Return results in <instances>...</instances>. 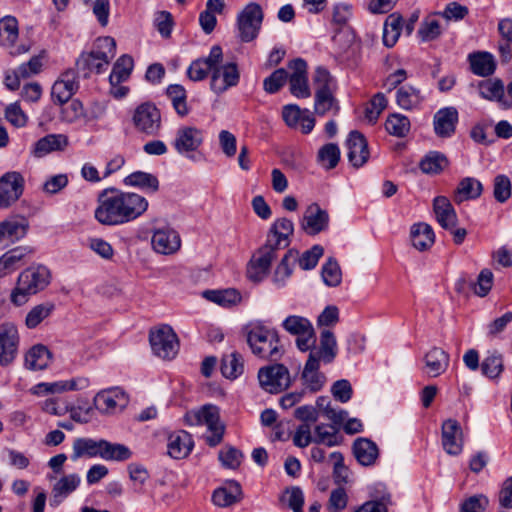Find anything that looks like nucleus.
I'll return each mask as SVG.
<instances>
[{
	"label": "nucleus",
	"instance_id": "nucleus-1",
	"mask_svg": "<svg viewBox=\"0 0 512 512\" xmlns=\"http://www.w3.org/2000/svg\"><path fill=\"white\" fill-rule=\"evenodd\" d=\"M95 219L107 226H117L131 222L143 215L148 208L145 197L122 192L114 188L103 190L98 196Z\"/></svg>",
	"mask_w": 512,
	"mask_h": 512
},
{
	"label": "nucleus",
	"instance_id": "nucleus-2",
	"mask_svg": "<svg viewBox=\"0 0 512 512\" xmlns=\"http://www.w3.org/2000/svg\"><path fill=\"white\" fill-rule=\"evenodd\" d=\"M246 340L252 353L262 359L278 361L284 350L275 330L263 325H249L245 328Z\"/></svg>",
	"mask_w": 512,
	"mask_h": 512
},
{
	"label": "nucleus",
	"instance_id": "nucleus-3",
	"mask_svg": "<svg viewBox=\"0 0 512 512\" xmlns=\"http://www.w3.org/2000/svg\"><path fill=\"white\" fill-rule=\"evenodd\" d=\"M50 282V271L43 265L31 266L23 270L11 292V302L21 306L28 301L29 296L43 290Z\"/></svg>",
	"mask_w": 512,
	"mask_h": 512
},
{
	"label": "nucleus",
	"instance_id": "nucleus-4",
	"mask_svg": "<svg viewBox=\"0 0 512 512\" xmlns=\"http://www.w3.org/2000/svg\"><path fill=\"white\" fill-rule=\"evenodd\" d=\"M97 50L82 53L76 61L78 73L87 78L92 72L102 73L106 70L110 60L115 56L116 42L112 37L98 38Z\"/></svg>",
	"mask_w": 512,
	"mask_h": 512
},
{
	"label": "nucleus",
	"instance_id": "nucleus-5",
	"mask_svg": "<svg viewBox=\"0 0 512 512\" xmlns=\"http://www.w3.org/2000/svg\"><path fill=\"white\" fill-rule=\"evenodd\" d=\"M313 82L315 85V113L324 116L329 111H333L334 114H337L340 108L334 97L335 84L329 71L318 67L315 70Z\"/></svg>",
	"mask_w": 512,
	"mask_h": 512
},
{
	"label": "nucleus",
	"instance_id": "nucleus-6",
	"mask_svg": "<svg viewBox=\"0 0 512 512\" xmlns=\"http://www.w3.org/2000/svg\"><path fill=\"white\" fill-rule=\"evenodd\" d=\"M187 418L192 425L205 424L208 427L211 435L206 437V442L210 446L214 447L222 441L225 426L220 421L218 407L214 405H204L199 410L189 413Z\"/></svg>",
	"mask_w": 512,
	"mask_h": 512
},
{
	"label": "nucleus",
	"instance_id": "nucleus-7",
	"mask_svg": "<svg viewBox=\"0 0 512 512\" xmlns=\"http://www.w3.org/2000/svg\"><path fill=\"white\" fill-rule=\"evenodd\" d=\"M149 341L152 351L162 359L174 358L179 350V342L172 327L163 324L150 330Z\"/></svg>",
	"mask_w": 512,
	"mask_h": 512
},
{
	"label": "nucleus",
	"instance_id": "nucleus-8",
	"mask_svg": "<svg viewBox=\"0 0 512 512\" xmlns=\"http://www.w3.org/2000/svg\"><path fill=\"white\" fill-rule=\"evenodd\" d=\"M132 123L137 132L147 136H156L162 126L160 110L153 103H142L135 108Z\"/></svg>",
	"mask_w": 512,
	"mask_h": 512
},
{
	"label": "nucleus",
	"instance_id": "nucleus-9",
	"mask_svg": "<svg viewBox=\"0 0 512 512\" xmlns=\"http://www.w3.org/2000/svg\"><path fill=\"white\" fill-rule=\"evenodd\" d=\"M263 11L258 3L251 2L238 14L237 28L239 37L243 42L254 40L261 28Z\"/></svg>",
	"mask_w": 512,
	"mask_h": 512
},
{
	"label": "nucleus",
	"instance_id": "nucleus-10",
	"mask_svg": "<svg viewBox=\"0 0 512 512\" xmlns=\"http://www.w3.org/2000/svg\"><path fill=\"white\" fill-rule=\"evenodd\" d=\"M240 71L234 61L223 63L220 60L214 66L210 79V89L216 95H221L239 84Z\"/></svg>",
	"mask_w": 512,
	"mask_h": 512
},
{
	"label": "nucleus",
	"instance_id": "nucleus-11",
	"mask_svg": "<svg viewBox=\"0 0 512 512\" xmlns=\"http://www.w3.org/2000/svg\"><path fill=\"white\" fill-rule=\"evenodd\" d=\"M258 380L265 391L275 394L286 390L291 383L288 368L278 363L260 368Z\"/></svg>",
	"mask_w": 512,
	"mask_h": 512
},
{
	"label": "nucleus",
	"instance_id": "nucleus-12",
	"mask_svg": "<svg viewBox=\"0 0 512 512\" xmlns=\"http://www.w3.org/2000/svg\"><path fill=\"white\" fill-rule=\"evenodd\" d=\"M203 142V130L195 126H182L177 129L172 146L178 154L194 160L193 153L198 151Z\"/></svg>",
	"mask_w": 512,
	"mask_h": 512
},
{
	"label": "nucleus",
	"instance_id": "nucleus-13",
	"mask_svg": "<svg viewBox=\"0 0 512 512\" xmlns=\"http://www.w3.org/2000/svg\"><path fill=\"white\" fill-rule=\"evenodd\" d=\"M20 337L17 327L11 322L0 325V366L11 365L18 355Z\"/></svg>",
	"mask_w": 512,
	"mask_h": 512
},
{
	"label": "nucleus",
	"instance_id": "nucleus-14",
	"mask_svg": "<svg viewBox=\"0 0 512 512\" xmlns=\"http://www.w3.org/2000/svg\"><path fill=\"white\" fill-rule=\"evenodd\" d=\"M279 249L266 242L253 255L247 268V276L253 282H260L267 276L272 261Z\"/></svg>",
	"mask_w": 512,
	"mask_h": 512
},
{
	"label": "nucleus",
	"instance_id": "nucleus-15",
	"mask_svg": "<svg viewBox=\"0 0 512 512\" xmlns=\"http://www.w3.org/2000/svg\"><path fill=\"white\" fill-rule=\"evenodd\" d=\"M29 230V221L23 216H12L0 222V248H7L23 239Z\"/></svg>",
	"mask_w": 512,
	"mask_h": 512
},
{
	"label": "nucleus",
	"instance_id": "nucleus-16",
	"mask_svg": "<svg viewBox=\"0 0 512 512\" xmlns=\"http://www.w3.org/2000/svg\"><path fill=\"white\" fill-rule=\"evenodd\" d=\"M24 178L17 171L7 172L0 178V207L8 208L23 194Z\"/></svg>",
	"mask_w": 512,
	"mask_h": 512
},
{
	"label": "nucleus",
	"instance_id": "nucleus-17",
	"mask_svg": "<svg viewBox=\"0 0 512 512\" xmlns=\"http://www.w3.org/2000/svg\"><path fill=\"white\" fill-rule=\"evenodd\" d=\"M223 60V51L219 45L211 47L208 56L198 58L190 64L187 69V76L190 80L197 82L211 76L212 70L217 63Z\"/></svg>",
	"mask_w": 512,
	"mask_h": 512
},
{
	"label": "nucleus",
	"instance_id": "nucleus-18",
	"mask_svg": "<svg viewBox=\"0 0 512 512\" xmlns=\"http://www.w3.org/2000/svg\"><path fill=\"white\" fill-rule=\"evenodd\" d=\"M441 441L444 451L452 456L461 454L464 446L463 431L455 419H447L441 426Z\"/></svg>",
	"mask_w": 512,
	"mask_h": 512
},
{
	"label": "nucleus",
	"instance_id": "nucleus-19",
	"mask_svg": "<svg viewBox=\"0 0 512 512\" xmlns=\"http://www.w3.org/2000/svg\"><path fill=\"white\" fill-rule=\"evenodd\" d=\"M300 226L307 235H317L328 228L329 214L317 203H312L306 208Z\"/></svg>",
	"mask_w": 512,
	"mask_h": 512
},
{
	"label": "nucleus",
	"instance_id": "nucleus-20",
	"mask_svg": "<svg viewBox=\"0 0 512 512\" xmlns=\"http://www.w3.org/2000/svg\"><path fill=\"white\" fill-rule=\"evenodd\" d=\"M128 403L125 393L119 388L100 391L94 398L96 409L103 414H113L122 410Z\"/></svg>",
	"mask_w": 512,
	"mask_h": 512
},
{
	"label": "nucleus",
	"instance_id": "nucleus-21",
	"mask_svg": "<svg viewBox=\"0 0 512 512\" xmlns=\"http://www.w3.org/2000/svg\"><path fill=\"white\" fill-rule=\"evenodd\" d=\"M78 88L76 72L74 70L65 71L52 86L51 97L53 102L64 105L72 98Z\"/></svg>",
	"mask_w": 512,
	"mask_h": 512
},
{
	"label": "nucleus",
	"instance_id": "nucleus-22",
	"mask_svg": "<svg viewBox=\"0 0 512 512\" xmlns=\"http://www.w3.org/2000/svg\"><path fill=\"white\" fill-rule=\"evenodd\" d=\"M293 71L289 77L290 92L298 98H308L311 95L307 79V63L297 58L289 63Z\"/></svg>",
	"mask_w": 512,
	"mask_h": 512
},
{
	"label": "nucleus",
	"instance_id": "nucleus-23",
	"mask_svg": "<svg viewBox=\"0 0 512 512\" xmlns=\"http://www.w3.org/2000/svg\"><path fill=\"white\" fill-rule=\"evenodd\" d=\"M459 114L455 107L449 106L439 109L433 117L435 134L440 138H450L456 130Z\"/></svg>",
	"mask_w": 512,
	"mask_h": 512
},
{
	"label": "nucleus",
	"instance_id": "nucleus-24",
	"mask_svg": "<svg viewBox=\"0 0 512 512\" xmlns=\"http://www.w3.org/2000/svg\"><path fill=\"white\" fill-rule=\"evenodd\" d=\"M151 244L155 252L162 255H170L180 249L181 239L175 230L161 228L154 231Z\"/></svg>",
	"mask_w": 512,
	"mask_h": 512
},
{
	"label": "nucleus",
	"instance_id": "nucleus-25",
	"mask_svg": "<svg viewBox=\"0 0 512 512\" xmlns=\"http://www.w3.org/2000/svg\"><path fill=\"white\" fill-rule=\"evenodd\" d=\"M348 160L355 168L362 167L369 159L368 144L363 134L351 131L346 142Z\"/></svg>",
	"mask_w": 512,
	"mask_h": 512
},
{
	"label": "nucleus",
	"instance_id": "nucleus-26",
	"mask_svg": "<svg viewBox=\"0 0 512 512\" xmlns=\"http://www.w3.org/2000/svg\"><path fill=\"white\" fill-rule=\"evenodd\" d=\"M33 253L29 246H18L6 251L0 257V278L8 276L25 264V259Z\"/></svg>",
	"mask_w": 512,
	"mask_h": 512
},
{
	"label": "nucleus",
	"instance_id": "nucleus-27",
	"mask_svg": "<svg viewBox=\"0 0 512 512\" xmlns=\"http://www.w3.org/2000/svg\"><path fill=\"white\" fill-rule=\"evenodd\" d=\"M479 94L482 98L497 102L502 108L512 107V100L505 96V87L501 79L494 78L479 83Z\"/></svg>",
	"mask_w": 512,
	"mask_h": 512
},
{
	"label": "nucleus",
	"instance_id": "nucleus-28",
	"mask_svg": "<svg viewBox=\"0 0 512 512\" xmlns=\"http://www.w3.org/2000/svg\"><path fill=\"white\" fill-rule=\"evenodd\" d=\"M193 446L192 436L184 430L175 431L168 436L167 453L173 459L186 458L191 453Z\"/></svg>",
	"mask_w": 512,
	"mask_h": 512
},
{
	"label": "nucleus",
	"instance_id": "nucleus-29",
	"mask_svg": "<svg viewBox=\"0 0 512 512\" xmlns=\"http://www.w3.org/2000/svg\"><path fill=\"white\" fill-rule=\"evenodd\" d=\"M337 355V341L330 330H323L320 335V345L310 351L309 357H313L317 362L325 364L332 363Z\"/></svg>",
	"mask_w": 512,
	"mask_h": 512
},
{
	"label": "nucleus",
	"instance_id": "nucleus-30",
	"mask_svg": "<svg viewBox=\"0 0 512 512\" xmlns=\"http://www.w3.org/2000/svg\"><path fill=\"white\" fill-rule=\"evenodd\" d=\"M294 224L290 219H277L271 226L267 241L277 249L286 248L289 245V237L293 234Z\"/></svg>",
	"mask_w": 512,
	"mask_h": 512
},
{
	"label": "nucleus",
	"instance_id": "nucleus-31",
	"mask_svg": "<svg viewBox=\"0 0 512 512\" xmlns=\"http://www.w3.org/2000/svg\"><path fill=\"white\" fill-rule=\"evenodd\" d=\"M433 210L439 225L446 230L456 227L458 218L450 200L445 196H437L433 200Z\"/></svg>",
	"mask_w": 512,
	"mask_h": 512
},
{
	"label": "nucleus",
	"instance_id": "nucleus-32",
	"mask_svg": "<svg viewBox=\"0 0 512 512\" xmlns=\"http://www.w3.org/2000/svg\"><path fill=\"white\" fill-rule=\"evenodd\" d=\"M69 144L68 137L64 134H48L40 138L34 144L32 154L41 158L55 151H63Z\"/></svg>",
	"mask_w": 512,
	"mask_h": 512
},
{
	"label": "nucleus",
	"instance_id": "nucleus-33",
	"mask_svg": "<svg viewBox=\"0 0 512 512\" xmlns=\"http://www.w3.org/2000/svg\"><path fill=\"white\" fill-rule=\"evenodd\" d=\"M424 372L430 377L444 373L449 365V355L441 348L433 347L424 357Z\"/></svg>",
	"mask_w": 512,
	"mask_h": 512
},
{
	"label": "nucleus",
	"instance_id": "nucleus-34",
	"mask_svg": "<svg viewBox=\"0 0 512 512\" xmlns=\"http://www.w3.org/2000/svg\"><path fill=\"white\" fill-rule=\"evenodd\" d=\"M320 363L313 357H308L301 378L303 385L311 392L320 391L325 382L326 377L323 373L319 372Z\"/></svg>",
	"mask_w": 512,
	"mask_h": 512
},
{
	"label": "nucleus",
	"instance_id": "nucleus-35",
	"mask_svg": "<svg viewBox=\"0 0 512 512\" xmlns=\"http://www.w3.org/2000/svg\"><path fill=\"white\" fill-rule=\"evenodd\" d=\"M352 448L356 460L362 466L374 465L379 456L378 446L368 438H357Z\"/></svg>",
	"mask_w": 512,
	"mask_h": 512
},
{
	"label": "nucleus",
	"instance_id": "nucleus-36",
	"mask_svg": "<svg viewBox=\"0 0 512 512\" xmlns=\"http://www.w3.org/2000/svg\"><path fill=\"white\" fill-rule=\"evenodd\" d=\"M80 481L77 474H69L60 478L53 486L50 505L52 507L59 506L68 495L77 489Z\"/></svg>",
	"mask_w": 512,
	"mask_h": 512
},
{
	"label": "nucleus",
	"instance_id": "nucleus-37",
	"mask_svg": "<svg viewBox=\"0 0 512 512\" xmlns=\"http://www.w3.org/2000/svg\"><path fill=\"white\" fill-rule=\"evenodd\" d=\"M482 191L483 185L479 180L473 177H465L459 182L454 192L453 200L456 204L474 200L481 196Z\"/></svg>",
	"mask_w": 512,
	"mask_h": 512
},
{
	"label": "nucleus",
	"instance_id": "nucleus-38",
	"mask_svg": "<svg viewBox=\"0 0 512 512\" xmlns=\"http://www.w3.org/2000/svg\"><path fill=\"white\" fill-rule=\"evenodd\" d=\"M102 439L80 437L76 438L72 445L71 459L77 461L80 458H100Z\"/></svg>",
	"mask_w": 512,
	"mask_h": 512
},
{
	"label": "nucleus",
	"instance_id": "nucleus-39",
	"mask_svg": "<svg viewBox=\"0 0 512 512\" xmlns=\"http://www.w3.org/2000/svg\"><path fill=\"white\" fill-rule=\"evenodd\" d=\"M242 489L238 482L229 481L226 487H220L213 492L212 502L218 507H228L241 499Z\"/></svg>",
	"mask_w": 512,
	"mask_h": 512
},
{
	"label": "nucleus",
	"instance_id": "nucleus-40",
	"mask_svg": "<svg viewBox=\"0 0 512 512\" xmlns=\"http://www.w3.org/2000/svg\"><path fill=\"white\" fill-rule=\"evenodd\" d=\"M52 353L43 344L34 345L25 355V365L30 370H43L48 367Z\"/></svg>",
	"mask_w": 512,
	"mask_h": 512
},
{
	"label": "nucleus",
	"instance_id": "nucleus-41",
	"mask_svg": "<svg viewBox=\"0 0 512 512\" xmlns=\"http://www.w3.org/2000/svg\"><path fill=\"white\" fill-rule=\"evenodd\" d=\"M203 297L224 308H230L239 304L242 300L240 292L234 288L205 290Z\"/></svg>",
	"mask_w": 512,
	"mask_h": 512
},
{
	"label": "nucleus",
	"instance_id": "nucleus-42",
	"mask_svg": "<svg viewBox=\"0 0 512 512\" xmlns=\"http://www.w3.org/2000/svg\"><path fill=\"white\" fill-rule=\"evenodd\" d=\"M412 245L419 251L428 250L435 241L432 227L426 223H417L411 227Z\"/></svg>",
	"mask_w": 512,
	"mask_h": 512
},
{
	"label": "nucleus",
	"instance_id": "nucleus-43",
	"mask_svg": "<svg viewBox=\"0 0 512 512\" xmlns=\"http://www.w3.org/2000/svg\"><path fill=\"white\" fill-rule=\"evenodd\" d=\"M130 448L121 443L109 442L102 439L100 458L105 461L124 462L132 457Z\"/></svg>",
	"mask_w": 512,
	"mask_h": 512
},
{
	"label": "nucleus",
	"instance_id": "nucleus-44",
	"mask_svg": "<svg viewBox=\"0 0 512 512\" xmlns=\"http://www.w3.org/2000/svg\"><path fill=\"white\" fill-rule=\"evenodd\" d=\"M339 427L332 424L320 423L314 427L313 443L323 444L328 447H334L342 442V436L339 435Z\"/></svg>",
	"mask_w": 512,
	"mask_h": 512
},
{
	"label": "nucleus",
	"instance_id": "nucleus-45",
	"mask_svg": "<svg viewBox=\"0 0 512 512\" xmlns=\"http://www.w3.org/2000/svg\"><path fill=\"white\" fill-rule=\"evenodd\" d=\"M124 184L137 187L146 192L155 193L159 189L157 177L151 173L135 171L124 178Z\"/></svg>",
	"mask_w": 512,
	"mask_h": 512
},
{
	"label": "nucleus",
	"instance_id": "nucleus-46",
	"mask_svg": "<svg viewBox=\"0 0 512 512\" xmlns=\"http://www.w3.org/2000/svg\"><path fill=\"white\" fill-rule=\"evenodd\" d=\"M469 61L472 72L478 76H490L494 73L496 68L494 58L492 54L488 52L470 54Z\"/></svg>",
	"mask_w": 512,
	"mask_h": 512
},
{
	"label": "nucleus",
	"instance_id": "nucleus-47",
	"mask_svg": "<svg viewBox=\"0 0 512 512\" xmlns=\"http://www.w3.org/2000/svg\"><path fill=\"white\" fill-rule=\"evenodd\" d=\"M423 101L420 89L411 86H401L396 92L397 104L405 110H412L420 106Z\"/></svg>",
	"mask_w": 512,
	"mask_h": 512
},
{
	"label": "nucleus",
	"instance_id": "nucleus-48",
	"mask_svg": "<svg viewBox=\"0 0 512 512\" xmlns=\"http://www.w3.org/2000/svg\"><path fill=\"white\" fill-rule=\"evenodd\" d=\"M282 327L291 335L303 336L309 335L314 336V328L312 323L305 317L298 315H290L285 318L282 322Z\"/></svg>",
	"mask_w": 512,
	"mask_h": 512
},
{
	"label": "nucleus",
	"instance_id": "nucleus-49",
	"mask_svg": "<svg viewBox=\"0 0 512 512\" xmlns=\"http://www.w3.org/2000/svg\"><path fill=\"white\" fill-rule=\"evenodd\" d=\"M134 61L129 55H122L114 64L109 76L111 86L118 85L128 79L133 69Z\"/></svg>",
	"mask_w": 512,
	"mask_h": 512
},
{
	"label": "nucleus",
	"instance_id": "nucleus-50",
	"mask_svg": "<svg viewBox=\"0 0 512 512\" xmlns=\"http://www.w3.org/2000/svg\"><path fill=\"white\" fill-rule=\"evenodd\" d=\"M385 127L390 135L403 138L410 132L411 123L407 116L394 113L387 118Z\"/></svg>",
	"mask_w": 512,
	"mask_h": 512
},
{
	"label": "nucleus",
	"instance_id": "nucleus-51",
	"mask_svg": "<svg viewBox=\"0 0 512 512\" xmlns=\"http://www.w3.org/2000/svg\"><path fill=\"white\" fill-rule=\"evenodd\" d=\"M243 371L244 360L239 353L233 352L223 357L221 363V372L224 377L229 379H235L238 376H240L243 373Z\"/></svg>",
	"mask_w": 512,
	"mask_h": 512
},
{
	"label": "nucleus",
	"instance_id": "nucleus-52",
	"mask_svg": "<svg viewBox=\"0 0 512 512\" xmlns=\"http://www.w3.org/2000/svg\"><path fill=\"white\" fill-rule=\"evenodd\" d=\"M297 252L293 250H289L285 253L283 258L281 259L279 265L277 266L274 276L273 282L274 284L281 288L284 287L286 280L292 274L291 263L296 260Z\"/></svg>",
	"mask_w": 512,
	"mask_h": 512
},
{
	"label": "nucleus",
	"instance_id": "nucleus-53",
	"mask_svg": "<svg viewBox=\"0 0 512 512\" xmlns=\"http://www.w3.org/2000/svg\"><path fill=\"white\" fill-rule=\"evenodd\" d=\"M18 38V21L13 16H5L0 20V44L13 46Z\"/></svg>",
	"mask_w": 512,
	"mask_h": 512
},
{
	"label": "nucleus",
	"instance_id": "nucleus-54",
	"mask_svg": "<svg viewBox=\"0 0 512 512\" xmlns=\"http://www.w3.org/2000/svg\"><path fill=\"white\" fill-rule=\"evenodd\" d=\"M448 165L447 158L440 152H429L420 162V169L426 174H437Z\"/></svg>",
	"mask_w": 512,
	"mask_h": 512
},
{
	"label": "nucleus",
	"instance_id": "nucleus-55",
	"mask_svg": "<svg viewBox=\"0 0 512 512\" xmlns=\"http://www.w3.org/2000/svg\"><path fill=\"white\" fill-rule=\"evenodd\" d=\"M167 96L172 102V105L180 116H186L189 109L186 103V90L179 84H172L166 90Z\"/></svg>",
	"mask_w": 512,
	"mask_h": 512
},
{
	"label": "nucleus",
	"instance_id": "nucleus-56",
	"mask_svg": "<svg viewBox=\"0 0 512 512\" xmlns=\"http://www.w3.org/2000/svg\"><path fill=\"white\" fill-rule=\"evenodd\" d=\"M319 164L325 169H333L340 160V149L335 143L325 144L320 148L317 155Z\"/></svg>",
	"mask_w": 512,
	"mask_h": 512
},
{
	"label": "nucleus",
	"instance_id": "nucleus-57",
	"mask_svg": "<svg viewBox=\"0 0 512 512\" xmlns=\"http://www.w3.org/2000/svg\"><path fill=\"white\" fill-rule=\"evenodd\" d=\"M54 308V304L50 302L34 306L26 315V326L30 329L36 328L44 319L50 316Z\"/></svg>",
	"mask_w": 512,
	"mask_h": 512
},
{
	"label": "nucleus",
	"instance_id": "nucleus-58",
	"mask_svg": "<svg viewBox=\"0 0 512 512\" xmlns=\"http://www.w3.org/2000/svg\"><path fill=\"white\" fill-rule=\"evenodd\" d=\"M482 373L491 378H497L503 370V359L500 354H492L487 356L481 363Z\"/></svg>",
	"mask_w": 512,
	"mask_h": 512
},
{
	"label": "nucleus",
	"instance_id": "nucleus-59",
	"mask_svg": "<svg viewBox=\"0 0 512 512\" xmlns=\"http://www.w3.org/2000/svg\"><path fill=\"white\" fill-rule=\"evenodd\" d=\"M494 275L490 269H482L473 284V291L479 297H485L492 289Z\"/></svg>",
	"mask_w": 512,
	"mask_h": 512
},
{
	"label": "nucleus",
	"instance_id": "nucleus-60",
	"mask_svg": "<svg viewBox=\"0 0 512 512\" xmlns=\"http://www.w3.org/2000/svg\"><path fill=\"white\" fill-rule=\"evenodd\" d=\"M322 278L326 285L335 287L341 282V270L336 260L329 258L322 267Z\"/></svg>",
	"mask_w": 512,
	"mask_h": 512
},
{
	"label": "nucleus",
	"instance_id": "nucleus-61",
	"mask_svg": "<svg viewBox=\"0 0 512 512\" xmlns=\"http://www.w3.org/2000/svg\"><path fill=\"white\" fill-rule=\"evenodd\" d=\"M288 79V73L285 69L275 70L271 75L263 81V88L267 93L274 94L284 86Z\"/></svg>",
	"mask_w": 512,
	"mask_h": 512
},
{
	"label": "nucleus",
	"instance_id": "nucleus-62",
	"mask_svg": "<svg viewBox=\"0 0 512 512\" xmlns=\"http://www.w3.org/2000/svg\"><path fill=\"white\" fill-rule=\"evenodd\" d=\"M441 34V27L438 20L434 18H426L420 25L418 36L423 42L432 41Z\"/></svg>",
	"mask_w": 512,
	"mask_h": 512
},
{
	"label": "nucleus",
	"instance_id": "nucleus-63",
	"mask_svg": "<svg viewBox=\"0 0 512 512\" xmlns=\"http://www.w3.org/2000/svg\"><path fill=\"white\" fill-rule=\"evenodd\" d=\"M282 502H287L293 512H303L304 495L299 487L287 488L281 497Z\"/></svg>",
	"mask_w": 512,
	"mask_h": 512
},
{
	"label": "nucleus",
	"instance_id": "nucleus-64",
	"mask_svg": "<svg viewBox=\"0 0 512 512\" xmlns=\"http://www.w3.org/2000/svg\"><path fill=\"white\" fill-rule=\"evenodd\" d=\"M488 503V498L485 495H474L461 504L460 512H484Z\"/></svg>",
	"mask_w": 512,
	"mask_h": 512
}]
</instances>
